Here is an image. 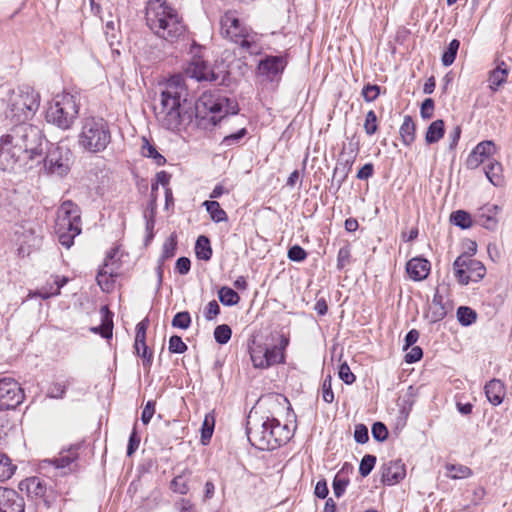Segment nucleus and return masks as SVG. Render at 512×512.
<instances>
[{"mask_svg":"<svg viewBox=\"0 0 512 512\" xmlns=\"http://www.w3.org/2000/svg\"><path fill=\"white\" fill-rule=\"evenodd\" d=\"M250 357L255 368L264 369L282 363L284 361V352L277 345L272 347L255 345L250 349Z\"/></svg>","mask_w":512,"mask_h":512,"instance_id":"nucleus-14","label":"nucleus"},{"mask_svg":"<svg viewBox=\"0 0 512 512\" xmlns=\"http://www.w3.org/2000/svg\"><path fill=\"white\" fill-rule=\"evenodd\" d=\"M247 135V129L241 128L235 133L225 136L222 140V145L229 147L238 144L242 138Z\"/></svg>","mask_w":512,"mask_h":512,"instance_id":"nucleus-53","label":"nucleus"},{"mask_svg":"<svg viewBox=\"0 0 512 512\" xmlns=\"http://www.w3.org/2000/svg\"><path fill=\"white\" fill-rule=\"evenodd\" d=\"M25 487L31 497L42 499L44 505L47 508L50 507L55 495L53 489L48 488L43 479L40 477L27 478L25 480Z\"/></svg>","mask_w":512,"mask_h":512,"instance_id":"nucleus-19","label":"nucleus"},{"mask_svg":"<svg viewBox=\"0 0 512 512\" xmlns=\"http://www.w3.org/2000/svg\"><path fill=\"white\" fill-rule=\"evenodd\" d=\"M155 405V401L150 400L144 406L141 414V421L143 422V424L147 425L151 421L155 413Z\"/></svg>","mask_w":512,"mask_h":512,"instance_id":"nucleus-61","label":"nucleus"},{"mask_svg":"<svg viewBox=\"0 0 512 512\" xmlns=\"http://www.w3.org/2000/svg\"><path fill=\"white\" fill-rule=\"evenodd\" d=\"M24 400V393L11 378L0 379V410L15 409Z\"/></svg>","mask_w":512,"mask_h":512,"instance_id":"nucleus-16","label":"nucleus"},{"mask_svg":"<svg viewBox=\"0 0 512 512\" xmlns=\"http://www.w3.org/2000/svg\"><path fill=\"white\" fill-rule=\"evenodd\" d=\"M81 210L70 200L64 201L58 209L55 233L60 244L69 249L81 233Z\"/></svg>","mask_w":512,"mask_h":512,"instance_id":"nucleus-8","label":"nucleus"},{"mask_svg":"<svg viewBox=\"0 0 512 512\" xmlns=\"http://www.w3.org/2000/svg\"><path fill=\"white\" fill-rule=\"evenodd\" d=\"M338 375H339V378L345 384H348V385L354 383L356 380L355 375L351 372L350 367L348 366V364L346 362H344L340 365Z\"/></svg>","mask_w":512,"mask_h":512,"instance_id":"nucleus-57","label":"nucleus"},{"mask_svg":"<svg viewBox=\"0 0 512 512\" xmlns=\"http://www.w3.org/2000/svg\"><path fill=\"white\" fill-rule=\"evenodd\" d=\"M500 208L495 204H488L481 207L477 213L476 221L482 227L488 230H495L498 225L497 214Z\"/></svg>","mask_w":512,"mask_h":512,"instance_id":"nucleus-22","label":"nucleus"},{"mask_svg":"<svg viewBox=\"0 0 512 512\" xmlns=\"http://www.w3.org/2000/svg\"><path fill=\"white\" fill-rule=\"evenodd\" d=\"M212 247L210 239L205 235H200L195 243V254L200 260L209 261L212 257Z\"/></svg>","mask_w":512,"mask_h":512,"instance_id":"nucleus-29","label":"nucleus"},{"mask_svg":"<svg viewBox=\"0 0 512 512\" xmlns=\"http://www.w3.org/2000/svg\"><path fill=\"white\" fill-rule=\"evenodd\" d=\"M155 206L154 203L151 204L150 211L144 212V218L146 220V231L148 233L146 243L149 242L153 238V229L155 225Z\"/></svg>","mask_w":512,"mask_h":512,"instance_id":"nucleus-49","label":"nucleus"},{"mask_svg":"<svg viewBox=\"0 0 512 512\" xmlns=\"http://www.w3.org/2000/svg\"><path fill=\"white\" fill-rule=\"evenodd\" d=\"M148 324H149V321L147 318H145L144 320L140 321L136 325V336H135V343H134V348H135L136 353H139V344L144 345V343H146L145 340H146V331L148 328Z\"/></svg>","mask_w":512,"mask_h":512,"instance_id":"nucleus-41","label":"nucleus"},{"mask_svg":"<svg viewBox=\"0 0 512 512\" xmlns=\"http://www.w3.org/2000/svg\"><path fill=\"white\" fill-rule=\"evenodd\" d=\"M445 133L444 121L441 119L433 121L426 131L425 141L427 144L437 143Z\"/></svg>","mask_w":512,"mask_h":512,"instance_id":"nucleus-28","label":"nucleus"},{"mask_svg":"<svg viewBox=\"0 0 512 512\" xmlns=\"http://www.w3.org/2000/svg\"><path fill=\"white\" fill-rule=\"evenodd\" d=\"M175 269L180 275H186L191 269V261L187 257H180L177 259Z\"/></svg>","mask_w":512,"mask_h":512,"instance_id":"nucleus-64","label":"nucleus"},{"mask_svg":"<svg viewBox=\"0 0 512 512\" xmlns=\"http://www.w3.org/2000/svg\"><path fill=\"white\" fill-rule=\"evenodd\" d=\"M348 483H349V480L346 478H339L338 476H336L334 478L333 492L337 498H340L344 494Z\"/></svg>","mask_w":512,"mask_h":512,"instance_id":"nucleus-60","label":"nucleus"},{"mask_svg":"<svg viewBox=\"0 0 512 512\" xmlns=\"http://www.w3.org/2000/svg\"><path fill=\"white\" fill-rule=\"evenodd\" d=\"M484 173L487 179L496 187L503 186L504 177H503V168L500 162L493 160L490 161L484 167Z\"/></svg>","mask_w":512,"mask_h":512,"instance_id":"nucleus-26","label":"nucleus"},{"mask_svg":"<svg viewBox=\"0 0 512 512\" xmlns=\"http://www.w3.org/2000/svg\"><path fill=\"white\" fill-rule=\"evenodd\" d=\"M220 302L225 306H234L239 303L240 296L230 287L223 286L218 291Z\"/></svg>","mask_w":512,"mask_h":512,"instance_id":"nucleus-34","label":"nucleus"},{"mask_svg":"<svg viewBox=\"0 0 512 512\" xmlns=\"http://www.w3.org/2000/svg\"><path fill=\"white\" fill-rule=\"evenodd\" d=\"M434 101L427 98L423 101L420 109V114L423 119H430L433 116Z\"/></svg>","mask_w":512,"mask_h":512,"instance_id":"nucleus-63","label":"nucleus"},{"mask_svg":"<svg viewBox=\"0 0 512 512\" xmlns=\"http://www.w3.org/2000/svg\"><path fill=\"white\" fill-rule=\"evenodd\" d=\"M15 466L11 463L10 458L0 452V481H5L11 478L14 474Z\"/></svg>","mask_w":512,"mask_h":512,"instance_id":"nucleus-39","label":"nucleus"},{"mask_svg":"<svg viewBox=\"0 0 512 512\" xmlns=\"http://www.w3.org/2000/svg\"><path fill=\"white\" fill-rule=\"evenodd\" d=\"M446 471L451 479H465L472 475L471 469L462 464H447Z\"/></svg>","mask_w":512,"mask_h":512,"instance_id":"nucleus-35","label":"nucleus"},{"mask_svg":"<svg viewBox=\"0 0 512 512\" xmlns=\"http://www.w3.org/2000/svg\"><path fill=\"white\" fill-rule=\"evenodd\" d=\"M459 47H460V41L457 39H453L449 43L447 49L444 51L442 58H441L442 64L445 67H448L453 64V62L455 61Z\"/></svg>","mask_w":512,"mask_h":512,"instance_id":"nucleus-38","label":"nucleus"},{"mask_svg":"<svg viewBox=\"0 0 512 512\" xmlns=\"http://www.w3.org/2000/svg\"><path fill=\"white\" fill-rule=\"evenodd\" d=\"M322 399L326 403H332L334 401L332 377L330 375H327L322 382Z\"/></svg>","mask_w":512,"mask_h":512,"instance_id":"nucleus-51","label":"nucleus"},{"mask_svg":"<svg viewBox=\"0 0 512 512\" xmlns=\"http://www.w3.org/2000/svg\"><path fill=\"white\" fill-rule=\"evenodd\" d=\"M109 124L103 118H86L78 135V145L86 152L104 151L111 142Z\"/></svg>","mask_w":512,"mask_h":512,"instance_id":"nucleus-7","label":"nucleus"},{"mask_svg":"<svg viewBox=\"0 0 512 512\" xmlns=\"http://www.w3.org/2000/svg\"><path fill=\"white\" fill-rule=\"evenodd\" d=\"M430 268V262L424 258H412L406 264V271L414 281L426 279L429 275Z\"/></svg>","mask_w":512,"mask_h":512,"instance_id":"nucleus-23","label":"nucleus"},{"mask_svg":"<svg viewBox=\"0 0 512 512\" xmlns=\"http://www.w3.org/2000/svg\"><path fill=\"white\" fill-rule=\"evenodd\" d=\"M168 349L171 353L182 354L187 351L188 346L183 342L180 336L173 335L169 339Z\"/></svg>","mask_w":512,"mask_h":512,"instance_id":"nucleus-48","label":"nucleus"},{"mask_svg":"<svg viewBox=\"0 0 512 512\" xmlns=\"http://www.w3.org/2000/svg\"><path fill=\"white\" fill-rule=\"evenodd\" d=\"M44 153L42 163L47 174L63 177L69 173L73 163V153L68 147L48 142Z\"/></svg>","mask_w":512,"mask_h":512,"instance_id":"nucleus-11","label":"nucleus"},{"mask_svg":"<svg viewBox=\"0 0 512 512\" xmlns=\"http://www.w3.org/2000/svg\"><path fill=\"white\" fill-rule=\"evenodd\" d=\"M453 270L455 278L461 285H467L470 281L478 282L486 274L483 263L473 259L468 253H463L455 259Z\"/></svg>","mask_w":512,"mask_h":512,"instance_id":"nucleus-12","label":"nucleus"},{"mask_svg":"<svg viewBox=\"0 0 512 512\" xmlns=\"http://www.w3.org/2000/svg\"><path fill=\"white\" fill-rule=\"evenodd\" d=\"M191 321L190 313L188 311H182L174 315L171 324L174 328L185 330L190 327Z\"/></svg>","mask_w":512,"mask_h":512,"instance_id":"nucleus-45","label":"nucleus"},{"mask_svg":"<svg viewBox=\"0 0 512 512\" xmlns=\"http://www.w3.org/2000/svg\"><path fill=\"white\" fill-rule=\"evenodd\" d=\"M5 115L17 124L32 119L40 106V94L29 85H21L9 91Z\"/></svg>","mask_w":512,"mask_h":512,"instance_id":"nucleus-6","label":"nucleus"},{"mask_svg":"<svg viewBox=\"0 0 512 512\" xmlns=\"http://www.w3.org/2000/svg\"><path fill=\"white\" fill-rule=\"evenodd\" d=\"M416 126L411 116L406 115L400 126L399 134L404 145L409 146L415 140Z\"/></svg>","mask_w":512,"mask_h":512,"instance_id":"nucleus-27","label":"nucleus"},{"mask_svg":"<svg viewBox=\"0 0 512 512\" xmlns=\"http://www.w3.org/2000/svg\"><path fill=\"white\" fill-rule=\"evenodd\" d=\"M288 258L294 262H302L307 258V252L299 245H293L289 248Z\"/></svg>","mask_w":512,"mask_h":512,"instance_id":"nucleus-56","label":"nucleus"},{"mask_svg":"<svg viewBox=\"0 0 512 512\" xmlns=\"http://www.w3.org/2000/svg\"><path fill=\"white\" fill-rule=\"evenodd\" d=\"M79 114V102L75 95L61 93L53 97L46 110V121L62 130L72 127Z\"/></svg>","mask_w":512,"mask_h":512,"instance_id":"nucleus-9","label":"nucleus"},{"mask_svg":"<svg viewBox=\"0 0 512 512\" xmlns=\"http://www.w3.org/2000/svg\"><path fill=\"white\" fill-rule=\"evenodd\" d=\"M509 69L505 62L501 61L489 74V87L491 90L496 91L499 86L504 84L507 80Z\"/></svg>","mask_w":512,"mask_h":512,"instance_id":"nucleus-25","label":"nucleus"},{"mask_svg":"<svg viewBox=\"0 0 512 512\" xmlns=\"http://www.w3.org/2000/svg\"><path fill=\"white\" fill-rule=\"evenodd\" d=\"M231 335L232 330L227 324L218 325L214 330L215 341L221 345L228 343Z\"/></svg>","mask_w":512,"mask_h":512,"instance_id":"nucleus-44","label":"nucleus"},{"mask_svg":"<svg viewBox=\"0 0 512 512\" xmlns=\"http://www.w3.org/2000/svg\"><path fill=\"white\" fill-rule=\"evenodd\" d=\"M485 394L488 401L494 405H500L505 397L504 383L499 379H492L485 385Z\"/></svg>","mask_w":512,"mask_h":512,"instance_id":"nucleus-24","label":"nucleus"},{"mask_svg":"<svg viewBox=\"0 0 512 512\" xmlns=\"http://www.w3.org/2000/svg\"><path fill=\"white\" fill-rule=\"evenodd\" d=\"M350 152L346 158H340L333 171V181L337 182L338 188L346 181L348 174L350 173L352 166L358 155L359 146L358 143H350Z\"/></svg>","mask_w":512,"mask_h":512,"instance_id":"nucleus-18","label":"nucleus"},{"mask_svg":"<svg viewBox=\"0 0 512 512\" xmlns=\"http://www.w3.org/2000/svg\"><path fill=\"white\" fill-rule=\"evenodd\" d=\"M361 94L366 102H372L379 96L380 86L367 84L363 87Z\"/></svg>","mask_w":512,"mask_h":512,"instance_id":"nucleus-54","label":"nucleus"},{"mask_svg":"<svg viewBox=\"0 0 512 512\" xmlns=\"http://www.w3.org/2000/svg\"><path fill=\"white\" fill-rule=\"evenodd\" d=\"M146 24L158 37L169 43L185 35L186 26L177 10L164 0H149L145 13Z\"/></svg>","mask_w":512,"mask_h":512,"instance_id":"nucleus-3","label":"nucleus"},{"mask_svg":"<svg viewBox=\"0 0 512 512\" xmlns=\"http://www.w3.org/2000/svg\"><path fill=\"white\" fill-rule=\"evenodd\" d=\"M177 241L176 235L171 234L169 238H167L162 247V253L158 260L166 261L172 258L176 253Z\"/></svg>","mask_w":512,"mask_h":512,"instance_id":"nucleus-40","label":"nucleus"},{"mask_svg":"<svg viewBox=\"0 0 512 512\" xmlns=\"http://www.w3.org/2000/svg\"><path fill=\"white\" fill-rule=\"evenodd\" d=\"M351 250L349 245L341 247L337 254V268L342 270L347 264L350 263Z\"/></svg>","mask_w":512,"mask_h":512,"instance_id":"nucleus-52","label":"nucleus"},{"mask_svg":"<svg viewBox=\"0 0 512 512\" xmlns=\"http://www.w3.org/2000/svg\"><path fill=\"white\" fill-rule=\"evenodd\" d=\"M496 153L493 141L486 140L478 143L468 155L465 165L468 169H476Z\"/></svg>","mask_w":512,"mask_h":512,"instance_id":"nucleus-17","label":"nucleus"},{"mask_svg":"<svg viewBox=\"0 0 512 512\" xmlns=\"http://www.w3.org/2000/svg\"><path fill=\"white\" fill-rule=\"evenodd\" d=\"M187 89L180 76L172 77L161 93L160 109L157 118L168 130L189 125L193 119L208 120L217 125L227 115H236L239 111L235 100L215 93H203L195 103L187 100Z\"/></svg>","mask_w":512,"mask_h":512,"instance_id":"nucleus-1","label":"nucleus"},{"mask_svg":"<svg viewBox=\"0 0 512 512\" xmlns=\"http://www.w3.org/2000/svg\"><path fill=\"white\" fill-rule=\"evenodd\" d=\"M354 439L359 444H365L369 440L368 428L364 424H356L354 430Z\"/></svg>","mask_w":512,"mask_h":512,"instance_id":"nucleus-58","label":"nucleus"},{"mask_svg":"<svg viewBox=\"0 0 512 512\" xmlns=\"http://www.w3.org/2000/svg\"><path fill=\"white\" fill-rule=\"evenodd\" d=\"M70 385V381L67 380L65 382H54L48 389L47 396L54 399H61L66 393L68 386Z\"/></svg>","mask_w":512,"mask_h":512,"instance_id":"nucleus-42","label":"nucleus"},{"mask_svg":"<svg viewBox=\"0 0 512 512\" xmlns=\"http://www.w3.org/2000/svg\"><path fill=\"white\" fill-rule=\"evenodd\" d=\"M450 221L462 229H467L472 226V219L468 212L464 210H457L450 216Z\"/></svg>","mask_w":512,"mask_h":512,"instance_id":"nucleus-37","label":"nucleus"},{"mask_svg":"<svg viewBox=\"0 0 512 512\" xmlns=\"http://www.w3.org/2000/svg\"><path fill=\"white\" fill-rule=\"evenodd\" d=\"M376 464V456L366 454L360 461L359 473L362 477L368 476Z\"/></svg>","mask_w":512,"mask_h":512,"instance_id":"nucleus-47","label":"nucleus"},{"mask_svg":"<svg viewBox=\"0 0 512 512\" xmlns=\"http://www.w3.org/2000/svg\"><path fill=\"white\" fill-rule=\"evenodd\" d=\"M288 64L287 55H265L258 63V74L270 82H279Z\"/></svg>","mask_w":512,"mask_h":512,"instance_id":"nucleus-15","label":"nucleus"},{"mask_svg":"<svg viewBox=\"0 0 512 512\" xmlns=\"http://www.w3.org/2000/svg\"><path fill=\"white\" fill-rule=\"evenodd\" d=\"M364 131L368 136L374 135L378 130V118L373 110L367 112L364 125Z\"/></svg>","mask_w":512,"mask_h":512,"instance_id":"nucleus-43","label":"nucleus"},{"mask_svg":"<svg viewBox=\"0 0 512 512\" xmlns=\"http://www.w3.org/2000/svg\"><path fill=\"white\" fill-rule=\"evenodd\" d=\"M141 154L144 157L152 158L158 166H162L166 163L165 157L161 155L157 151L156 147L152 145L146 138H143Z\"/></svg>","mask_w":512,"mask_h":512,"instance_id":"nucleus-32","label":"nucleus"},{"mask_svg":"<svg viewBox=\"0 0 512 512\" xmlns=\"http://www.w3.org/2000/svg\"><path fill=\"white\" fill-rule=\"evenodd\" d=\"M371 433L378 442H384L388 438V429L382 422H375L372 425Z\"/></svg>","mask_w":512,"mask_h":512,"instance_id":"nucleus-50","label":"nucleus"},{"mask_svg":"<svg viewBox=\"0 0 512 512\" xmlns=\"http://www.w3.org/2000/svg\"><path fill=\"white\" fill-rule=\"evenodd\" d=\"M457 319L463 326L473 324L477 319V313L468 306H460L457 309Z\"/></svg>","mask_w":512,"mask_h":512,"instance_id":"nucleus-36","label":"nucleus"},{"mask_svg":"<svg viewBox=\"0 0 512 512\" xmlns=\"http://www.w3.org/2000/svg\"><path fill=\"white\" fill-rule=\"evenodd\" d=\"M382 482L386 485H395L406 475L405 464L401 460H390L380 468Z\"/></svg>","mask_w":512,"mask_h":512,"instance_id":"nucleus-21","label":"nucleus"},{"mask_svg":"<svg viewBox=\"0 0 512 512\" xmlns=\"http://www.w3.org/2000/svg\"><path fill=\"white\" fill-rule=\"evenodd\" d=\"M213 428H214L213 417L211 418V422H210L209 417L206 416L203 421V425H202V429H201V441L203 444H206V442L211 439L212 434H213Z\"/></svg>","mask_w":512,"mask_h":512,"instance_id":"nucleus-55","label":"nucleus"},{"mask_svg":"<svg viewBox=\"0 0 512 512\" xmlns=\"http://www.w3.org/2000/svg\"><path fill=\"white\" fill-rule=\"evenodd\" d=\"M220 314V306L216 300L210 301L204 311L205 319L208 321L213 320Z\"/></svg>","mask_w":512,"mask_h":512,"instance_id":"nucleus-59","label":"nucleus"},{"mask_svg":"<svg viewBox=\"0 0 512 512\" xmlns=\"http://www.w3.org/2000/svg\"><path fill=\"white\" fill-rule=\"evenodd\" d=\"M221 33L225 38L238 46L241 53L258 55L262 46L258 33L245 25L234 12H226L220 19Z\"/></svg>","mask_w":512,"mask_h":512,"instance_id":"nucleus-5","label":"nucleus"},{"mask_svg":"<svg viewBox=\"0 0 512 512\" xmlns=\"http://www.w3.org/2000/svg\"><path fill=\"white\" fill-rule=\"evenodd\" d=\"M81 443L71 445L59 452L58 456L52 459H44L39 463L41 472L53 477L66 476L78 470L79 449Z\"/></svg>","mask_w":512,"mask_h":512,"instance_id":"nucleus-10","label":"nucleus"},{"mask_svg":"<svg viewBox=\"0 0 512 512\" xmlns=\"http://www.w3.org/2000/svg\"><path fill=\"white\" fill-rule=\"evenodd\" d=\"M101 313H102V325L100 327L101 330V336L104 338H111L112 337V329H113V321H112V313L108 310L107 306L101 307ZM95 332L99 330V328L93 329Z\"/></svg>","mask_w":512,"mask_h":512,"instance_id":"nucleus-33","label":"nucleus"},{"mask_svg":"<svg viewBox=\"0 0 512 512\" xmlns=\"http://www.w3.org/2000/svg\"><path fill=\"white\" fill-rule=\"evenodd\" d=\"M117 254V250L116 249H111L105 259H104V263L103 265L100 267V268H107V271H113V277H117L118 276V271H119V268H120V264L118 263V261H116L114 258Z\"/></svg>","mask_w":512,"mask_h":512,"instance_id":"nucleus-46","label":"nucleus"},{"mask_svg":"<svg viewBox=\"0 0 512 512\" xmlns=\"http://www.w3.org/2000/svg\"><path fill=\"white\" fill-rule=\"evenodd\" d=\"M48 141L39 127L22 123L17 124L0 138V167L12 170L16 165L32 169L42 163V155Z\"/></svg>","mask_w":512,"mask_h":512,"instance_id":"nucleus-2","label":"nucleus"},{"mask_svg":"<svg viewBox=\"0 0 512 512\" xmlns=\"http://www.w3.org/2000/svg\"><path fill=\"white\" fill-rule=\"evenodd\" d=\"M203 206L206 208L210 218L216 222H225L228 220L227 213L221 208L217 201H205Z\"/></svg>","mask_w":512,"mask_h":512,"instance_id":"nucleus-30","label":"nucleus"},{"mask_svg":"<svg viewBox=\"0 0 512 512\" xmlns=\"http://www.w3.org/2000/svg\"><path fill=\"white\" fill-rule=\"evenodd\" d=\"M247 437L252 446L259 450H274L286 444L293 437L288 425H281L276 418L248 416Z\"/></svg>","mask_w":512,"mask_h":512,"instance_id":"nucleus-4","label":"nucleus"},{"mask_svg":"<svg viewBox=\"0 0 512 512\" xmlns=\"http://www.w3.org/2000/svg\"><path fill=\"white\" fill-rule=\"evenodd\" d=\"M201 47L194 43L191 46V54L192 58L188 62L185 68V74L187 77L195 79L198 82H217L219 80V75L214 72L211 66L202 59L201 56L198 55Z\"/></svg>","mask_w":512,"mask_h":512,"instance_id":"nucleus-13","label":"nucleus"},{"mask_svg":"<svg viewBox=\"0 0 512 512\" xmlns=\"http://www.w3.org/2000/svg\"><path fill=\"white\" fill-rule=\"evenodd\" d=\"M0 512H25L24 498L16 490L0 486Z\"/></svg>","mask_w":512,"mask_h":512,"instance_id":"nucleus-20","label":"nucleus"},{"mask_svg":"<svg viewBox=\"0 0 512 512\" xmlns=\"http://www.w3.org/2000/svg\"><path fill=\"white\" fill-rule=\"evenodd\" d=\"M171 489L179 494H186L188 492V486L183 476H176L171 481Z\"/></svg>","mask_w":512,"mask_h":512,"instance_id":"nucleus-62","label":"nucleus"},{"mask_svg":"<svg viewBox=\"0 0 512 512\" xmlns=\"http://www.w3.org/2000/svg\"><path fill=\"white\" fill-rule=\"evenodd\" d=\"M113 271H107V268H100L98 270L96 281L104 292H109L113 289L115 278L113 277Z\"/></svg>","mask_w":512,"mask_h":512,"instance_id":"nucleus-31","label":"nucleus"}]
</instances>
